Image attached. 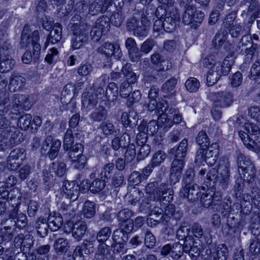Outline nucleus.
Returning a JSON list of instances; mask_svg holds the SVG:
<instances>
[{"label":"nucleus","mask_w":260,"mask_h":260,"mask_svg":"<svg viewBox=\"0 0 260 260\" xmlns=\"http://www.w3.org/2000/svg\"><path fill=\"white\" fill-rule=\"evenodd\" d=\"M185 248L186 253H187L192 259L196 260L200 255L203 247L202 242L200 241H195L191 239L186 240Z\"/></svg>","instance_id":"nucleus-15"},{"label":"nucleus","mask_w":260,"mask_h":260,"mask_svg":"<svg viewBox=\"0 0 260 260\" xmlns=\"http://www.w3.org/2000/svg\"><path fill=\"white\" fill-rule=\"evenodd\" d=\"M15 65L14 59L6 57L0 61V72L6 73L13 69Z\"/></svg>","instance_id":"nucleus-57"},{"label":"nucleus","mask_w":260,"mask_h":260,"mask_svg":"<svg viewBox=\"0 0 260 260\" xmlns=\"http://www.w3.org/2000/svg\"><path fill=\"white\" fill-rule=\"evenodd\" d=\"M179 20L180 15L177 8L171 5L167 6V13L162 24L164 29L168 32L172 31Z\"/></svg>","instance_id":"nucleus-5"},{"label":"nucleus","mask_w":260,"mask_h":260,"mask_svg":"<svg viewBox=\"0 0 260 260\" xmlns=\"http://www.w3.org/2000/svg\"><path fill=\"white\" fill-rule=\"evenodd\" d=\"M227 39L226 31L222 29L218 30L212 41V45L216 49L220 48Z\"/></svg>","instance_id":"nucleus-41"},{"label":"nucleus","mask_w":260,"mask_h":260,"mask_svg":"<svg viewBox=\"0 0 260 260\" xmlns=\"http://www.w3.org/2000/svg\"><path fill=\"white\" fill-rule=\"evenodd\" d=\"M156 197H161L160 201L171 202L173 199L174 191L169 187V185L166 183H162L158 185L157 190L155 192Z\"/></svg>","instance_id":"nucleus-19"},{"label":"nucleus","mask_w":260,"mask_h":260,"mask_svg":"<svg viewBox=\"0 0 260 260\" xmlns=\"http://www.w3.org/2000/svg\"><path fill=\"white\" fill-rule=\"evenodd\" d=\"M98 93L94 94L92 91H86L83 93L81 101V110L87 113L93 110L97 105L99 97Z\"/></svg>","instance_id":"nucleus-10"},{"label":"nucleus","mask_w":260,"mask_h":260,"mask_svg":"<svg viewBox=\"0 0 260 260\" xmlns=\"http://www.w3.org/2000/svg\"><path fill=\"white\" fill-rule=\"evenodd\" d=\"M31 115L26 114L22 115L19 119L18 123L22 129H27L31 124Z\"/></svg>","instance_id":"nucleus-64"},{"label":"nucleus","mask_w":260,"mask_h":260,"mask_svg":"<svg viewBox=\"0 0 260 260\" xmlns=\"http://www.w3.org/2000/svg\"><path fill=\"white\" fill-rule=\"evenodd\" d=\"M243 174L244 180H246L248 184L252 183L254 181L256 169L254 166H251L246 170L242 171Z\"/></svg>","instance_id":"nucleus-59"},{"label":"nucleus","mask_w":260,"mask_h":260,"mask_svg":"<svg viewBox=\"0 0 260 260\" xmlns=\"http://www.w3.org/2000/svg\"><path fill=\"white\" fill-rule=\"evenodd\" d=\"M156 239L153 233L148 230L145 232L144 244L149 249H152L155 246Z\"/></svg>","instance_id":"nucleus-53"},{"label":"nucleus","mask_w":260,"mask_h":260,"mask_svg":"<svg viewBox=\"0 0 260 260\" xmlns=\"http://www.w3.org/2000/svg\"><path fill=\"white\" fill-rule=\"evenodd\" d=\"M185 86L187 90L188 91L195 92L199 88L200 84L197 79L190 77L186 81Z\"/></svg>","instance_id":"nucleus-58"},{"label":"nucleus","mask_w":260,"mask_h":260,"mask_svg":"<svg viewBox=\"0 0 260 260\" xmlns=\"http://www.w3.org/2000/svg\"><path fill=\"white\" fill-rule=\"evenodd\" d=\"M126 150L125 152L124 157L127 162L133 161L136 154V147L134 143H129L127 145Z\"/></svg>","instance_id":"nucleus-63"},{"label":"nucleus","mask_w":260,"mask_h":260,"mask_svg":"<svg viewBox=\"0 0 260 260\" xmlns=\"http://www.w3.org/2000/svg\"><path fill=\"white\" fill-rule=\"evenodd\" d=\"M184 252L186 253L185 244H182L180 242L174 243L172 246L170 244L166 245L162 247L161 251V254L164 255L169 254L174 260L179 259Z\"/></svg>","instance_id":"nucleus-7"},{"label":"nucleus","mask_w":260,"mask_h":260,"mask_svg":"<svg viewBox=\"0 0 260 260\" xmlns=\"http://www.w3.org/2000/svg\"><path fill=\"white\" fill-rule=\"evenodd\" d=\"M206 253L212 257L213 260H226L229 251L225 245L219 244L217 247L207 249Z\"/></svg>","instance_id":"nucleus-18"},{"label":"nucleus","mask_w":260,"mask_h":260,"mask_svg":"<svg viewBox=\"0 0 260 260\" xmlns=\"http://www.w3.org/2000/svg\"><path fill=\"white\" fill-rule=\"evenodd\" d=\"M81 26L79 29L72 30L74 35L72 41V47L74 49H78L87 43L88 40L89 28Z\"/></svg>","instance_id":"nucleus-9"},{"label":"nucleus","mask_w":260,"mask_h":260,"mask_svg":"<svg viewBox=\"0 0 260 260\" xmlns=\"http://www.w3.org/2000/svg\"><path fill=\"white\" fill-rule=\"evenodd\" d=\"M206 150L205 161L209 165H213L216 162L219 154V145L217 143H213Z\"/></svg>","instance_id":"nucleus-21"},{"label":"nucleus","mask_w":260,"mask_h":260,"mask_svg":"<svg viewBox=\"0 0 260 260\" xmlns=\"http://www.w3.org/2000/svg\"><path fill=\"white\" fill-rule=\"evenodd\" d=\"M98 52L108 57L113 55L119 56V48L111 43L106 42L98 49Z\"/></svg>","instance_id":"nucleus-25"},{"label":"nucleus","mask_w":260,"mask_h":260,"mask_svg":"<svg viewBox=\"0 0 260 260\" xmlns=\"http://www.w3.org/2000/svg\"><path fill=\"white\" fill-rule=\"evenodd\" d=\"M162 210L158 207H155L152 213L149 215L147 219V224L148 226L154 228L159 223H162V217L161 216Z\"/></svg>","instance_id":"nucleus-30"},{"label":"nucleus","mask_w":260,"mask_h":260,"mask_svg":"<svg viewBox=\"0 0 260 260\" xmlns=\"http://www.w3.org/2000/svg\"><path fill=\"white\" fill-rule=\"evenodd\" d=\"M9 138H6V140L0 145V151L14 147L21 142L20 139L18 138V134L11 131L8 132Z\"/></svg>","instance_id":"nucleus-29"},{"label":"nucleus","mask_w":260,"mask_h":260,"mask_svg":"<svg viewBox=\"0 0 260 260\" xmlns=\"http://www.w3.org/2000/svg\"><path fill=\"white\" fill-rule=\"evenodd\" d=\"M73 168L76 170L81 171L87 165V158L84 154L78 155L75 158H69Z\"/></svg>","instance_id":"nucleus-38"},{"label":"nucleus","mask_w":260,"mask_h":260,"mask_svg":"<svg viewBox=\"0 0 260 260\" xmlns=\"http://www.w3.org/2000/svg\"><path fill=\"white\" fill-rule=\"evenodd\" d=\"M10 223L13 228H21L24 227L27 223L26 216L23 213H20L15 219H10Z\"/></svg>","instance_id":"nucleus-52"},{"label":"nucleus","mask_w":260,"mask_h":260,"mask_svg":"<svg viewBox=\"0 0 260 260\" xmlns=\"http://www.w3.org/2000/svg\"><path fill=\"white\" fill-rule=\"evenodd\" d=\"M50 173H54L58 176H62L66 171V165L62 162H53L49 168Z\"/></svg>","instance_id":"nucleus-42"},{"label":"nucleus","mask_w":260,"mask_h":260,"mask_svg":"<svg viewBox=\"0 0 260 260\" xmlns=\"http://www.w3.org/2000/svg\"><path fill=\"white\" fill-rule=\"evenodd\" d=\"M118 86L114 82L109 84L105 91V95L107 100L111 102L115 101L118 95Z\"/></svg>","instance_id":"nucleus-40"},{"label":"nucleus","mask_w":260,"mask_h":260,"mask_svg":"<svg viewBox=\"0 0 260 260\" xmlns=\"http://www.w3.org/2000/svg\"><path fill=\"white\" fill-rule=\"evenodd\" d=\"M61 141L56 139L49 147L47 154L45 156H48L51 160L54 159L58 155L59 149L61 147Z\"/></svg>","instance_id":"nucleus-43"},{"label":"nucleus","mask_w":260,"mask_h":260,"mask_svg":"<svg viewBox=\"0 0 260 260\" xmlns=\"http://www.w3.org/2000/svg\"><path fill=\"white\" fill-rule=\"evenodd\" d=\"M229 167L228 160H220L218 169L212 168L207 173L206 181H204L205 185L208 187L211 185V182L213 181V185L220 187L223 189L226 188L229 183Z\"/></svg>","instance_id":"nucleus-1"},{"label":"nucleus","mask_w":260,"mask_h":260,"mask_svg":"<svg viewBox=\"0 0 260 260\" xmlns=\"http://www.w3.org/2000/svg\"><path fill=\"white\" fill-rule=\"evenodd\" d=\"M69 151L68 156L69 158H75L78 155L83 154L84 150V146L80 143H77L75 145H72L69 150H66Z\"/></svg>","instance_id":"nucleus-51"},{"label":"nucleus","mask_w":260,"mask_h":260,"mask_svg":"<svg viewBox=\"0 0 260 260\" xmlns=\"http://www.w3.org/2000/svg\"><path fill=\"white\" fill-rule=\"evenodd\" d=\"M35 226L38 235L40 237L43 238L47 235L49 225L46 219L39 218L36 222Z\"/></svg>","instance_id":"nucleus-37"},{"label":"nucleus","mask_w":260,"mask_h":260,"mask_svg":"<svg viewBox=\"0 0 260 260\" xmlns=\"http://www.w3.org/2000/svg\"><path fill=\"white\" fill-rule=\"evenodd\" d=\"M254 51L255 48L253 46L252 37L250 35H245L238 43L234 52L238 54H250L252 55Z\"/></svg>","instance_id":"nucleus-8"},{"label":"nucleus","mask_w":260,"mask_h":260,"mask_svg":"<svg viewBox=\"0 0 260 260\" xmlns=\"http://www.w3.org/2000/svg\"><path fill=\"white\" fill-rule=\"evenodd\" d=\"M237 164L241 171L246 170L247 168H249L251 166H254L249 158L246 157L241 152H239L237 155Z\"/></svg>","instance_id":"nucleus-47"},{"label":"nucleus","mask_w":260,"mask_h":260,"mask_svg":"<svg viewBox=\"0 0 260 260\" xmlns=\"http://www.w3.org/2000/svg\"><path fill=\"white\" fill-rule=\"evenodd\" d=\"M112 230L110 227H104L98 232L96 239L99 242L105 244V242L109 239Z\"/></svg>","instance_id":"nucleus-48"},{"label":"nucleus","mask_w":260,"mask_h":260,"mask_svg":"<svg viewBox=\"0 0 260 260\" xmlns=\"http://www.w3.org/2000/svg\"><path fill=\"white\" fill-rule=\"evenodd\" d=\"M87 229V224L85 221H80L76 222L72 228L73 237L77 241H80L84 237Z\"/></svg>","instance_id":"nucleus-26"},{"label":"nucleus","mask_w":260,"mask_h":260,"mask_svg":"<svg viewBox=\"0 0 260 260\" xmlns=\"http://www.w3.org/2000/svg\"><path fill=\"white\" fill-rule=\"evenodd\" d=\"M62 190L68 199L74 202L76 201L79 194V187L75 182L64 181L62 183Z\"/></svg>","instance_id":"nucleus-16"},{"label":"nucleus","mask_w":260,"mask_h":260,"mask_svg":"<svg viewBox=\"0 0 260 260\" xmlns=\"http://www.w3.org/2000/svg\"><path fill=\"white\" fill-rule=\"evenodd\" d=\"M114 169V164L113 162H109L105 164L100 173L101 178L105 180H108L113 173Z\"/></svg>","instance_id":"nucleus-54"},{"label":"nucleus","mask_w":260,"mask_h":260,"mask_svg":"<svg viewBox=\"0 0 260 260\" xmlns=\"http://www.w3.org/2000/svg\"><path fill=\"white\" fill-rule=\"evenodd\" d=\"M166 13H167V7L161 6L155 9L154 7H148L146 9V15L144 19L147 21H149L151 18L153 19L154 17H156L159 19L162 18L163 16H166Z\"/></svg>","instance_id":"nucleus-23"},{"label":"nucleus","mask_w":260,"mask_h":260,"mask_svg":"<svg viewBox=\"0 0 260 260\" xmlns=\"http://www.w3.org/2000/svg\"><path fill=\"white\" fill-rule=\"evenodd\" d=\"M10 103L11 105V114L12 115H18L21 110H28L30 109L33 103L30 101L28 95L16 93L11 98Z\"/></svg>","instance_id":"nucleus-4"},{"label":"nucleus","mask_w":260,"mask_h":260,"mask_svg":"<svg viewBox=\"0 0 260 260\" xmlns=\"http://www.w3.org/2000/svg\"><path fill=\"white\" fill-rule=\"evenodd\" d=\"M121 73L124 76L126 81L125 82H129V83H134L137 79V76L131 68V64L126 63L121 69Z\"/></svg>","instance_id":"nucleus-39"},{"label":"nucleus","mask_w":260,"mask_h":260,"mask_svg":"<svg viewBox=\"0 0 260 260\" xmlns=\"http://www.w3.org/2000/svg\"><path fill=\"white\" fill-rule=\"evenodd\" d=\"M161 216L162 217V223L166 224L170 220L171 217L176 220L180 219L182 216V213L176 211L174 205L169 204L166 207L164 213H161Z\"/></svg>","instance_id":"nucleus-24"},{"label":"nucleus","mask_w":260,"mask_h":260,"mask_svg":"<svg viewBox=\"0 0 260 260\" xmlns=\"http://www.w3.org/2000/svg\"><path fill=\"white\" fill-rule=\"evenodd\" d=\"M99 128L102 131L103 134L107 136H117L119 132V129H116L114 125L109 121L101 122Z\"/></svg>","instance_id":"nucleus-36"},{"label":"nucleus","mask_w":260,"mask_h":260,"mask_svg":"<svg viewBox=\"0 0 260 260\" xmlns=\"http://www.w3.org/2000/svg\"><path fill=\"white\" fill-rule=\"evenodd\" d=\"M74 143V136L71 128H68L64 135L63 147L64 150H69Z\"/></svg>","instance_id":"nucleus-61"},{"label":"nucleus","mask_w":260,"mask_h":260,"mask_svg":"<svg viewBox=\"0 0 260 260\" xmlns=\"http://www.w3.org/2000/svg\"><path fill=\"white\" fill-rule=\"evenodd\" d=\"M188 149V140L183 139L177 147L171 148L169 154L171 158L176 160H185Z\"/></svg>","instance_id":"nucleus-13"},{"label":"nucleus","mask_w":260,"mask_h":260,"mask_svg":"<svg viewBox=\"0 0 260 260\" xmlns=\"http://www.w3.org/2000/svg\"><path fill=\"white\" fill-rule=\"evenodd\" d=\"M40 39V37L39 31L38 30H34L32 32L31 40L33 46L34 56L35 62L38 60L41 52V45L38 43Z\"/></svg>","instance_id":"nucleus-34"},{"label":"nucleus","mask_w":260,"mask_h":260,"mask_svg":"<svg viewBox=\"0 0 260 260\" xmlns=\"http://www.w3.org/2000/svg\"><path fill=\"white\" fill-rule=\"evenodd\" d=\"M131 134L124 132L120 137L116 136L111 141V146L114 151L123 153L131 142Z\"/></svg>","instance_id":"nucleus-14"},{"label":"nucleus","mask_w":260,"mask_h":260,"mask_svg":"<svg viewBox=\"0 0 260 260\" xmlns=\"http://www.w3.org/2000/svg\"><path fill=\"white\" fill-rule=\"evenodd\" d=\"M69 241L67 239L58 238L54 241L53 248L57 255H61L66 253L70 249Z\"/></svg>","instance_id":"nucleus-31"},{"label":"nucleus","mask_w":260,"mask_h":260,"mask_svg":"<svg viewBox=\"0 0 260 260\" xmlns=\"http://www.w3.org/2000/svg\"><path fill=\"white\" fill-rule=\"evenodd\" d=\"M134 216V212L131 210L126 208L118 212L117 215V220L119 222L126 221L128 220H131V218Z\"/></svg>","instance_id":"nucleus-62"},{"label":"nucleus","mask_w":260,"mask_h":260,"mask_svg":"<svg viewBox=\"0 0 260 260\" xmlns=\"http://www.w3.org/2000/svg\"><path fill=\"white\" fill-rule=\"evenodd\" d=\"M0 116L5 115L9 111H11L10 99L5 91H0Z\"/></svg>","instance_id":"nucleus-32"},{"label":"nucleus","mask_w":260,"mask_h":260,"mask_svg":"<svg viewBox=\"0 0 260 260\" xmlns=\"http://www.w3.org/2000/svg\"><path fill=\"white\" fill-rule=\"evenodd\" d=\"M47 222L49 228L52 231H57L63 224V219L59 213L50 212L48 217Z\"/></svg>","instance_id":"nucleus-27"},{"label":"nucleus","mask_w":260,"mask_h":260,"mask_svg":"<svg viewBox=\"0 0 260 260\" xmlns=\"http://www.w3.org/2000/svg\"><path fill=\"white\" fill-rule=\"evenodd\" d=\"M121 120L123 126L125 128V132L129 134H132L131 132H134L133 129L136 126V123L134 122L133 123L132 121L130 119L129 115L127 112H123L121 117Z\"/></svg>","instance_id":"nucleus-44"},{"label":"nucleus","mask_w":260,"mask_h":260,"mask_svg":"<svg viewBox=\"0 0 260 260\" xmlns=\"http://www.w3.org/2000/svg\"><path fill=\"white\" fill-rule=\"evenodd\" d=\"M110 18L107 16L103 15L96 20L95 25L106 33L109 30L110 28Z\"/></svg>","instance_id":"nucleus-46"},{"label":"nucleus","mask_w":260,"mask_h":260,"mask_svg":"<svg viewBox=\"0 0 260 260\" xmlns=\"http://www.w3.org/2000/svg\"><path fill=\"white\" fill-rule=\"evenodd\" d=\"M157 108L160 109L162 112H164L168 110V105L165 101H162L161 102L158 103L157 100H149L148 104V110L152 111L155 110Z\"/></svg>","instance_id":"nucleus-49"},{"label":"nucleus","mask_w":260,"mask_h":260,"mask_svg":"<svg viewBox=\"0 0 260 260\" xmlns=\"http://www.w3.org/2000/svg\"><path fill=\"white\" fill-rule=\"evenodd\" d=\"M196 142L201 147H207L209 145L210 140L206 133L203 131L199 132L196 137Z\"/></svg>","instance_id":"nucleus-56"},{"label":"nucleus","mask_w":260,"mask_h":260,"mask_svg":"<svg viewBox=\"0 0 260 260\" xmlns=\"http://www.w3.org/2000/svg\"><path fill=\"white\" fill-rule=\"evenodd\" d=\"M233 95L227 91H222L213 93V106L225 108L233 103Z\"/></svg>","instance_id":"nucleus-11"},{"label":"nucleus","mask_w":260,"mask_h":260,"mask_svg":"<svg viewBox=\"0 0 260 260\" xmlns=\"http://www.w3.org/2000/svg\"><path fill=\"white\" fill-rule=\"evenodd\" d=\"M239 135L244 145L249 150L255 152H260V142H256L255 140L250 138L249 135L244 131H240Z\"/></svg>","instance_id":"nucleus-22"},{"label":"nucleus","mask_w":260,"mask_h":260,"mask_svg":"<svg viewBox=\"0 0 260 260\" xmlns=\"http://www.w3.org/2000/svg\"><path fill=\"white\" fill-rule=\"evenodd\" d=\"M62 38V26L58 23H56L53 25L50 34L47 36L45 43V48H47L50 43L55 44L59 42Z\"/></svg>","instance_id":"nucleus-20"},{"label":"nucleus","mask_w":260,"mask_h":260,"mask_svg":"<svg viewBox=\"0 0 260 260\" xmlns=\"http://www.w3.org/2000/svg\"><path fill=\"white\" fill-rule=\"evenodd\" d=\"M34 244V238L30 234H19L14 237L13 245L16 250L28 252Z\"/></svg>","instance_id":"nucleus-6"},{"label":"nucleus","mask_w":260,"mask_h":260,"mask_svg":"<svg viewBox=\"0 0 260 260\" xmlns=\"http://www.w3.org/2000/svg\"><path fill=\"white\" fill-rule=\"evenodd\" d=\"M25 83V79L20 75H13L10 79L9 89L13 91L19 90Z\"/></svg>","instance_id":"nucleus-35"},{"label":"nucleus","mask_w":260,"mask_h":260,"mask_svg":"<svg viewBox=\"0 0 260 260\" xmlns=\"http://www.w3.org/2000/svg\"><path fill=\"white\" fill-rule=\"evenodd\" d=\"M204 16V13L197 10L194 6H187L182 19L185 25H189L192 28L196 29L202 23Z\"/></svg>","instance_id":"nucleus-3"},{"label":"nucleus","mask_w":260,"mask_h":260,"mask_svg":"<svg viewBox=\"0 0 260 260\" xmlns=\"http://www.w3.org/2000/svg\"><path fill=\"white\" fill-rule=\"evenodd\" d=\"M73 201L68 200L64 201L61 205L60 211L67 218L73 216L76 211L77 206L73 205Z\"/></svg>","instance_id":"nucleus-33"},{"label":"nucleus","mask_w":260,"mask_h":260,"mask_svg":"<svg viewBox=\"0 0 260 260\" xmlns=\"http://www.w3.org/2000/svg\"><path fill=\"white\" fill-rule=\"evenodd\" d=\"M83 215L87 218H91L95 214V207L94 202L86 201L83 206L82 210Z\"/></svg>","instance_id":"nucleus-45"},{"label":"nucleus","mask_w":260,"mask_h":260,"mask_svg":"<svg viewBox=\"0 0 260 260\" xmlns=\"http://www.w3.org/2000/svg\"><path fill=\"white\" fill-rule=\"evenodd\" d=\"M81 17L80 15L76 14L71 19L70 22L69 24V26L70 27L71 30L75 29H79L81 26H84V28L88 27L86 23H81L80 20Z\"/></svg>","instance_id":"nucleus-55"},{"label":"nucleus","mask_w":260,"mask_h":260,"mask_svg":"<svg viewBox=\"0 0 260 260\" xmlns=\"http://www.w3.org/2000/svg\"><path fill=\"white\" fill-rule=\"evenodd\" d=\"M113 243L111 247L114 252H120L122 251L124 246L129 239L126 234H123L119 229L114 231L112 236Z\"/></svg>","instance_id":"nucleus-12"},{"label":"nucleus","mask_w":260,"mask_h":260,"mask_svg":"<svg viewBox=\"0 0 260 260\" xmlns=\"http://www.w3.org/2000/svg\"><path fill=\"white\" fill-rule=\"evenodd\" d=\"M199 188L197 184H186L180 190V197L187 199L189 201L193 202L198 199Z\"/></svg>","instance_id":"nucleus-17"},{"label":"nucleus","mask_w":260,"mask_h":260,"mask_svg":"<svg viewBox=\"0 0 260 260\" xmlns=\"http://www.w3.org/2000/svg\"><path fill=\"white\" fill-rule=\"evenodd\" d=\"M105 180L102 178L95 179L89 186L90 191L93 193H98L102 191L105 187Z\"/></svg>","instance_id":"nucleus-50"},{"label":"nucleus","mask_w":260,"mask_h":260,"mask_svg":"<svg viewBox=\"0 0 260 260\" xmlns=\"http://www.w3.org/2000/svg\"><path fill=\"white\" fill-rule=\"evenodd\" d=\"M231 70V64L227 59L225 58L222 62H217L214 63L208 72L207 82L208 86H212L216 83L221 76L228 75Z\"/></svg>","instance_id":"nucleus-2"},{"label":"nucleus","mask_w":260,"mask_h":260,"mask_svg":"<svg viewBox=\"0 0 260 260\" xmlns=\"http://www.w3.org/2000/svg\"><path fill=\"white\" fill-rule=\"evenodd\" d=\"M108 116V112L106 108L99 105L90 114L89 118L93 122H101L105 120Z\"/></svg>","instance_id":"nucleus-28"},{"label":"nucleus","mask_w":260,"mask_h":260,"mask_svg":"<svg viewBox=\"0 0 260 260\" xmlns=\"http://www.w3.org/2000/svg\"><path fill=\"white\" fill-rule=\"evenodd\" d=\"M189 233V229L185 226H180L177 231L176 236L178 240L183 241L184 244H185L186 240H191L192 238L188 237Z\"/></svg>","instance_id":"nucleus-60"}]
</instances>
